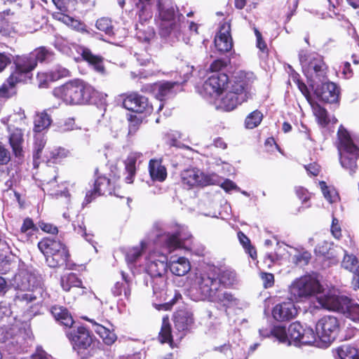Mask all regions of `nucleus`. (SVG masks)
Instances as JSON below:
<instances>
[{
    "mask_svg": "<svg viewBox=\"0 0 359 359\" xmlns=\"http://www.w3.org/2000/svg\"><path fill=\"white\" fill-rule=\"evenodd\" d=\"M297 311L292 302L277 304L272 311L273 317L277 320H290L295 317Z\"/></svg>",
    "mask_w": 359,
    "mask_h": 359,
    "instance_id": "5701e85b",
    "label": "nucleus"
},
{
    "mask_svg": "<svg viewBox=\"0 0 359 359\" xmlns=\"http://www.w3.org/2000/svg\"><path fill=\"white\" fill-rule=\"evenodd\" d=\"M180 179L182 185L191 189L197 186H208L219 184L220 177L215 173L205 174L196 168H190L182 171Z\"/></svg>",
    "mask_w": 359,
    "mask_h": 359,
    "instance_id": "1a4fd4ad",
    "label": "nucleus"
},
{
    "mask_svg": "<svg viewBox=\"0 0 359 359\" xmlns=\"http://www.w3.org/2000/svg\"><path fill=\"white\" fill-rule=\"evenodd\" d=\"M237 236L245 252L248 253L252 259H255L257 257V252L251 245L250 239L242 231H238Z\"/></svg>",
    "mask_w": 359,
    "mask_h": 359,
    "instance_id": "603ef678",
    "label": "nucleus"
},
{
    "mask_svg": "<svg viewBox=\"0 0 359 359\" xmlns=\"http://www.w3.org/2000/svg\"><path fill=\"white\" fill-rule=\"evenodd\" d=\"M332 235L337 240L342 237V232L339 221L335 217H332L331 229Z\"/></svg>",
    "mask_w": 359,
    "mask_h": 359,
    "instance_id": "e2e57ef3",
    "label": "nucleus"
},
{
    "mask_svg": "<svg viewBox=\"0 0 359 359\" xmlns=\"http://www.w3.org/2000/svg\"><path fill=\"white\" fill-rule=\"evenodd\" d=\"M179 82L163 81L155 83L154 86V91L156 97L160 100H163L165 97L174 93V88L179 86Z\"/></svg>",
    "mask_w": 359,
    "mask_h": 359,
    "instance_id": "2f4dec72",
    "label": "nucleus"
},
{
    "mask_svg": "<svg viewBox=\"0 0 359 359\" xmlns=\"http://www.w3.org/2000/svg\"><path fill=\"white\" fill-rule=\"evenodd\" d=\"M118 177L114 175L111 178H107L104 176H100L97 178L95 182L94 191L87 192L85 198L86 203H89L97 196L100 195H111L114 194L119 196L116 193L117 181Z\"/></svg>",
    "mask_w": 359,
    "mask_h": 359,
    "instance_id": "ddd939ff",
    "label": "nucleus"
},
{
    "mask_svg": "<svg viewBox=\"0 0 359 359\" xmlns=\"http://www.w3.org/2000/svg\"><path fill=\"white\" fill-rule=\"evenodd\" d=\"M217 271V277L218 281L220 282V285H223L224 286H231L236 281V273L230 270H224L222 271Z\"/></svg>",
    "mask_w": 359,
    "mask_h": 359,
    "instance_id": "de8ad7c7",
    "label": "nucleus"
},
{
    "mask_svg": "<svg viewBox=\"0 0 359 359\" xmlns=\"http://www.w3.org/2000/svg\"><path fill=\"white\" fill-rule=\"evenodd\" d=\"M309 104L311 106L313 115L316 117L318 124L323 128L327 127L330 123V118L327 109L318 102H314L313 100L311 103Z\"/></svg>",
    "mask_w": 359,
    "mask_h": 359,
    "instance_id": "473e14b6",
    "label": "nucleus"
},
{
    "mask_svg": "<svg viewBox=\"0 0 359 359\" xmlns=\"http://www.w3.org/2000/svg\"><path fill=\"white\" fill-rule=\"evenodd\" d=\"M25 278H29V291L27 293L18 294L17 299L22 304L30 303L36 299V295L34 293L40 294L42 298H45L47 294L42 287L41 278L30 272H28Z\"/></svg>",
    "mask_w": 359,
    "mask_h": 359,
    "instance_id": "a211bd4d",
    "label": "nucleus"
},
{
    "mask_svg": "<svg viewBox=\"0 0 359 359\" xmlns=\"http://www.w3.org/2000/svg\"><path fill=\"white\" fill-rule=\"evenodd\" d=\"M96 27L99 30L105 32L107 34L110 35L113 33L111 22L109 18H102L97 20L96 22Z\"/></svg>",
    "mask_w": 359,
    "mask_h": 359,
    "instance_id": "052dcab7",
    "label": "nucleus"
},
{
    "mask_svg": "<svg viewBox=\"0 0 359 359\" xmlns=\"http://www.w3.org/2000/svg\"><path fill=\"white\" fill-rule=\"evenodd\" d=\"M295 194L297 198L302 201L306 203L311 198L310 193L308 190L302 187H298L295 188Z\"/></svg>",
    "mask_w": 359,
    "mask_h": 359,
    "instance_id": "338daca9",
    "label": "nucleus"
},
{
    "mask_svg": "<svg viewBox=\"0 0 359 359\" xmlns=\"http://www.w3.org/2000/svg\"><path fill=\"white\" fill-rule=\"evenodd\" d=\"M30 55L37 64L38 62H42L48 60L52 55V53L46 48L41 46L36 48L34 51L30 53Z\"/></svg>",
    "mask_w": 359,
    "mask_h": 359,
    "instance_id": "6e6d98bb",
    "label": "nucleus"
},
{
    "mask_svg": "<svg viewBox=\"0 0 359 359\" xmlns=\"http://www.w3.org/2000/svg\"><path fill=\"white\" fill-rule=\"evenodd\" d=\"M20 82L15 77L13 82L10 81V76L6 81L0 87V97L8 98L15 94V86L16 83Z\"/></svg>",
    "mask_w": 359,
    "mask_h": 359,
    "instance_id": "8fccbe9b",
    "label": "nucleus"
},
{
    "mask_svg": "<svg viewBox=\"0 0 359 359\" xmlns=\"http://www.w3.org/2000/svg\"><path fill=\"white\" fill-rule=\"evenodd\" d=\"M210 302H217L224 307H230L236 305L238 299L231 293L228 292H222L221 289H219L216 293L215 298H212Z\"/></svg>",
    "mask_w": 359,
    "mask_h": 359,
    "instance_id": "58836bf2",
    "label": "nucleus"
},
{
    "mask_svg": "<svg viewBox=\"0 0 359 359\" xmlns=\"http://www.w3.org/2000/svg\"><path fill=\"white\" fill-rule=\"evenodd\" d=\"M9 130L8 140L13 152L16 157H20L23 153V133L20 128H9Z\"/></svg>",
    "mask_w": 359,
    "mask_h": 359,
    "instance_id": "a878e982",
    "label": "nucleus"
},
{
    "mask_svg": "<svg viewBox=\"0 0 359 359\" xmlns=\"http://www.w3.org/2000/svg\"><path fill=\"white\" fill-rule=\"evenodd\" d=\"M263 118V114L258 110H255L249 114L245 120V127L248 129H253L257 127Z\"/></svg>",
    "mask_w": 359,
    "mask_h": 359,
    "instance_id": "3c124183",
    "label": "nucleus"
},
{
    "mask_svg": "<svg viewBox=\"0 0 359 359\" xmlns=\"http://www.w3.org/2000/svg\"><path fill=\"white\" fill-rule=\"evenodd\" d=\"M302 328V325L299 322H294L289 325L287 327V334L288 339L291 341V344L293 342L295 345L299 344Z\"/></svg>",
    "mask_w": 359,
    "mask_h": 359,
    "instance_id": "c03bdc74",
    "label": "nucleus"
},
{
    "mask_svg": "<svg viewBox=\"0 0 359 359\" xmlns=\"http://www.w3.org/2000/svg\"><path fill=\"white\" fill-rule=\"evenodd\" d=\"M167 257L163 252H152L147 257L145 270L152 279L151 284L154 294H161L165 287Z\"/></svg>",
    "mask_w": 359,
    "mask_h": 359,
    "instance_id": "39448f33",
    "label": "nucleus"
},
{
    "mask_svg": "<svg viewBox=\"0 0 359 359\" xmlns=\"http://www.w3.org/2000/svg\"><path fill=\"white\" fill-rule=\"evenodd\" d=\"M12 61V55L8 53H0V72H1Z\"/></svg>",
    "mask_w": 359,
    "mask_h": 359,
    "instance_id": "774afa93",
    "label": "nucleus"
},
{
    "mask_svg": "<svg viewBox=\"0 0 359 359\" xmlns=\"http://www.w3.org/2000/svg\"><path fill=\"white\" fill-rule=\"evenodd\" d=\"M313 93L318 99L326 103L333 104L339 101L340 89L332 81L325 80L321 82L314 88Z\"/></svg>",
    "mask_w": 359,
    "mask_h": 359,
    "instance_id": "f3484780",
    "label": "nucleus"
},
{
    "mask_svg": "<svg viewBox=\"0 0 359 359\" xmlns=\"http://www.w3.org/2000/svg\"><path fill=\"white\" fill-rule=\"evenodd\" d=\"M38 247L45 256L48 266L55 268L67 262L69 252L60 241L45 238L38 243Z\"/></svg>",
    "mask_w": 359,
    "mask_h": 359,
    "instance_id": "0eeeda50",
    "label": "nucleus"
},
{
    "mask_svg": "<svg viewBox=\"0 0 359 359\" xmlns=\"http://www.w3.org/2000/svg\"><path fill=\"white\" fill-rule=\"evenodd\" d=\"M123 105L128 110L139 114H150L153 109L147 97L136 93L128 95L124 99Z\"/></svg>",
    "mask_w": 359,
    "mask_h": 359,
    "instance_id": "6ab92c4d",
    "label": "nucleus"
},
{
    "mask_svg": "<svg viewBox=\"0 0 359 359\" xmlns=\"http://www.w3.org/2000/svg\"><path fill=\"white\" fill-rule=\"evenodd\" d=\"M142 156L140 152H131L125 161L126 172H135L136 163Z\"/></svg>",
    "mask_w": 359,
    "mask_h": 359,
    "instance_id": "13d9d810",
    "label": "nucleus"
},
{
    "mask_svg": "<svg viewBox=\"0 0 359 359\" xmlns=\"http://www.w3.org/2000/svg\"><path fill=\"white\" fill-rule=\"evenodd\" d=\"M338 354L341 359H359L357 349L350 346L341 347Z\"/></svg>",
    "mask_w": 359,
    "mask_h": 359,
    "instance_id": "4d7b16f0",
    "label": "nucleus"
},
{
    "mask_svg": "<svg viewBox=\"0 0 359 359\" xmlns=\"http://www.w3.org/2000/svg\"><path fill=\"white\" fill-rule=\"evenodd\" d=\"M157 236L159 237V241L163 243V248L168 253L177 248H184L183 241L189 240L192 237L184 226H178L175 232L168 231Z\"/></svg>",
    "mask_w": 359,
    "mask_h": 359,
    "instance_id": "4468645a",
    "label": "nucleus"
},
{
    "mask_svg": "<svg viewBox=\"0 0 359 359\" xmlns=\"http://www.w3.org/2000/svg\"><path fill=\"white\" fill-rule=\"evenodd\" d=\"M50 311L55 319L64 326L70 327L74 324L72 316L66 308L55 305Z\"/></svg>",
    "mask_w": 359,
    "mask_h": 359,
    "instance_id": "c756f323",
    "label": "nucleus"
},
{
    "mask_svg": "<svg viewBox=\"0 0 359 359\" xmlns=\"http://www.w3.org/2000/svg\"><path fill=\"white\" fill-rule=\"evenodd\" d=\"M46 143V139L43 134L36 133L34 136V158H39L41 151L44 148Z\"/></svg>",
    "mask_w": 359,
    "mask_h": 359,
    "instance_id": "5fc2aeb1",
    "label": "nucleus"
},
{
    "mask_svg": "<svg viewBox=\"0 0 359 359\" xmlns=\"http://www.w3.org/2000/svg\"><path fill=\"white\" fill-rule=\"evenodd\" d=\"M299 339V344L311 345L318 341L317 332H314L311 327L302 328V335Z\"/></svg>",
    "mask_w": 359,
    "mask_h": 359,
    "instance_id": "09e8293b",
    "label": "nucleus"
},
{
    "mask_svg": "<svg viewBox=\"0 0 359 359\" xmlns=\"http://www.w3.org/2000/svg\"><path fill=\"white\" fill-rule=\"evenodd\" d=\"M317 300L324 309L339 313L344 312L346 304H348V297L336 295L331 292L320 295L317 297Z\"/></svg>",
    "mask_w": 359,
    "mask_h": 359,
    "instance_id": "aec40b11",
    "label": "nucleus"
},
{
    "mask_svg": "<svg viewBox=\"0 0 359 359\" xmlns=\"http://www.w3.org/2000/svg\"><path fill=\"white\" fill-rule=\"evenodd\" d=\"M215 46L220 53L229 52L233 47L231 36V26L229 22H224L215 37Z\"/></svg>",
    "mask_w": 359,
    "mask_h": 359,
    "instance_id": "4be33fe9",
    "label": "nucleus"
},
{
    "mask_svg": "<svg viewBox=\"0 0 359 359\" xmlns=\"http://www.w3.org/2000/svg\"><path fill=\"white\" fill-rule=\"evenodd\" d=\"M81 55L83 58L92 65L97 72L101 73L104 72V68L101 57L93 55L87 48H83Z\"/></svg>",
    "mask_w": 359,
    "mask_h": 359,
    "instance_id": "a19ab883",
    "label": "nucleus"
},
{
    "mask_svg": "<svg viewBox=\"0 0 359 359\" xmlns=\"http://www.w3.org/2000/svg\"><path fill=\"white\" fill-rule=\"evenodd\" d=\"M271 337H273L280 344L291 345V341L288 339L287 328L285 325H273L271 329Z\"/></svg>",
    "mask_w": 359,
    "mask_h": 359,
    "instance_id": "4c0bfd02",
    "label": "nucleus"
},
{
    "mask_svg": "<svg viewBox=\"0 0 359 359\" xmlns=\"http://www.w3.org/2000/svg\"><path fill=\"white\" fill-rule=\"evenodd\" d=\"M53 18L81 34H89L86 25L79 20L74 19L63 13H55Z\"/></svg>",
    "mask_w": 359,
    "mask_h": 359,
    "instance_id": "bb28decb",
    "label": "nucleus"
},
{
    "mask_svg": "<svg viewBox=\"0 0 359 359\" xmlns=\"http://www.w3.org/2000/svg\"><path fill=\"white\" fill-rule=\"evenodd\" d=\"M146 21L147 20H144V19L140 20L139 18V24L136 25V35L140 41L149 42L154 38L155 32L153 27L150 26H145L143 24V22Z\"/></svg>",
    "mask_w": 359,
    "mask_h": 359,
    "instance_id": "e433bc0d",
    "label": "nucleus"
},
{
    "mask_svg": "<svg viewBox=\"0 0 359 359\" xmlns=\"http://www.w3.org/2000/svg\"><path fill=\"white\" fill-rule=\"evenodd\" d=\"M250 95L248 84L243 81H236L222 95L215 99V104L217 108L231 111L238 104L246 101Z\"/></svg>",
    "mask_w": 359,
    "mask_h": 359,
    "instance_id": "423d86ee",
    "label": "nucleus"
},
{
    "mask_svg": "<svg viewBox=\"0 0 359 359\" xmlns=\"http://www.w3.org/2000/svg\"><path fill=\"white\" fill-rule=\"evenodd\" d=\"M151 0H137L136 6L140 9L138 16L140 20H148L151 18Z\"/></svg>",
    "mask_w": 359,
    "mask_h": 359,
    "instance_id": "49530a36",
    "label": "nucleus"
},
{
    "mask_svg": "<svg viewBox=\"0 0 359 359\" xmlns=\"http://www.w3.org/2000/svg\"><path fill=\"white\" fill-rule=\"evenodd\" d=\"M228 76L225 74H213L203 83V90L201 93L204 97H210L213 99L222 95L229 88Z\"/></svg>",
    "mask_w": 359,
    "mask_h": 359,
    "instance_id": "f8f14e48",
    "label": "nucleus"
},
{
    "mask_svg": "<svg viewBox=\"0 0 359 359\" xmlns=\"http://www.w3.org/2000/svg\"><path fill=\"white\" fill-rule=\"evenodd\" d=\"M345 307L341 313L352 321L359 323V304L348 298V304H346Z\"/></svg>",
    "mask_w": 359,
    "mask_h": 359,
    "instance_id": "79ce46f5",
    "label": "nucleus"
},
{
    "mask_svg": "<svg viewBox=\"0 0 359 359\" xmlns=\"http://www.w3.org/2000/svg\"><path fill=\"white\" fill-rule=\"evenodd\" d=\"M14 62L15 70L10 76L11 82H13L15 77L21 82H25L32 78L31 72L36 67V63L30 53L18 57Z\"/></svg>",
    "mask_w": 359,
    "mask_h": 359,
    "instance_id": "dca6fc26",
    "label": "nucleus"
},
{
    "mask_svg": "<svg viewBox=\"0 0 359 359\" xmlns=\"http://www.w3.org/2000/svg\"><path fill=\"white\" fill-rule=\"evenodd\" d=\"M299 60L306 76L312 83V86L318 82L327 80L328 67L323 56L316 53H309L302 50L299 53Z\"/></svg>",
    "mask_w": 359,
    "mask_h": 359,
    "instance_id": "20e7f679",
    "label": "nucleus"
},
{
    "mask_svg": "<svg viewBox=\"0 0 359 359\" xmlns=\"http://www.w3.org/2000/svg\"><path fill=\"white\" fill-rule=\"evenodd\" d=\"M50 79H53L54 81L61 78L67 77L69 75V70L61 66H56L51 71H50Z\"/></svg>",
    "mask_w": 359,
    "mask_h": 359,
    "instance_id": "680f3d73",
    "label": "nucleus"
},
{
    "mask_svg": "<svg viewBox=\"0 0 359 359\" xmlns=\"http://www.w3.org/2000/svg\"><path fill=\"white\" fill-rule=\"evenodd\" d=\"M83 318L93 324V329L97 334L100 336L101 338H102L104 342L106 344L110 345L116 341V334L113 332L110 331L108 328L99 323H97L93 319H90L87 317Z\"/></svg>",
    "mask_w": 359,
    "mask_h": 359,
    "instance_id": "7c9ffc66",
    "label": "nucleus"
},
{
    "mask_svg": "<svg viewBox=\"0 0 359 359\" xmlns=\"http://www.w3.org/2000/svg\"><path fill=\"white\" fill-rule=\"evenodd\" d=\"M174 322L179 332L187 330L194 323L193 314L188 310L177 311L174 315Z\"/></svg>",
    "mask_w": 359,
    "mask_h": 359,
    "instance_id": "393cba45",
    "label": "nucleus"
},
{
    "mask_svg": "<svg viewBox=\"0 0 359 359\" xmlns=\"http://www.w3.org/2000/svg\"><path fill=\"white\" fill-rule=\"evenodd\" d=\"M163 304H155L154 306L157 310H170L171 307L182 298V295L176 290H167L164 293Z\"/></svg>",
    "mask_w": 359,
    "mask_h": 359,
    "instance_id": "f704fd0d",
    "label": "nucleus"
},
{
    "mask_svg": "<svg viewBox=\"0 0 359 359\" xmlns=\"http://www.w3.org/2000/svg\"><path fill=\"white\" fill-rule=\"evenodd\" d=\"M75 128L76 125L74 120L71 118H67L58 125V131L61 133L70 131L74 130Z\"/></svg>",
    "mask_w": 359,
    "mask_h": 359,
    "instance_id": "0e129e2a",
    "label": "nucleus"
},
{
    "mask_svg": "<svg viewBox=\"0 0 359 359\" xmlns=\"http://www.w3.org/2000/svg\"><path fill=\"white\" fill-rule=\"evenodd\" d=\"M60 285L65 291H69L71 288L79 287L81 289V294L85 293V287L82 286V281L74 273L64 275L61 278Z\"/></svg>",
    "mask_w": 359,
    "mask_h": 359,
    "instance_id": "72a5a7b5",
    "label": "nucleus"
},
{
    "mask_svg": "<svg viewBox=\"0 0 359 359\" xmlns=\"http://www.w3.org/2000/svg\"><path fill=\"white\" fill-rule=\"evenodd\" d=\"M319 186L324 197L330 203L339 201V195L334 187H328L325 181H320Z\"/></svg>",
    "mask_w": 359,
    "mask_h": 359,
    "instance_id": "37998d69",
    "label": "nucleus"
},
{
    "mask_svg": "<svg viewBox=\"0 0 359 359\" xmlns=\"http://www.w3.org/2000/svg\"><path fill=\"white\" fill-rule=\"evenodd\" d=\"M37 80L40 88H46L48 86L49 82L54 81L53 79H50V72L38 73Z\"/></svg>",
    "mask_w": 359,
    "mask_h": 359,
    "instance_id": "69168bd1",
    "label": "nucleus"
},
{
    "mask_svg": "<svg viewBox=\"0 0 359 359\" xmlns=\"http://www.w3.org/2000/svg\"><path fill=\"white\" fill-rule=\"evenodd\" d=\"M157 20L162 29H165L166 33L178 27L181 18L172 0H158V1Z\"/></svg>",
    "mask_w": 359,
    "mask_h": 359,
    "instance_id": "6e6552de",
    "label": "nucleus"
},
{
    "mask_svg": "<svg viewBox=\"0 0 359 359\" xmlns=\"http://www.w3.org/2000/svg\"><path fill=\"white\" fill-rule=\"evenodd\" d=\"M55 97L61 99L67 104H83L90 102L95 93V89L81 80H73L55 88Z\"/></svg>",
    "mask_w": 359,
    "mask_h": 359,
    "instance_id": "f257e3e1",
    "label": "nucleus"
},
{
    "mask_svg": "<svg viewBox=\"0 0 359 359\" xmlns=\"http://www.w3.org/2000/svg\"><path fill=\"white\" fill-rule=\"evenodd\" d=\"M337 140L340 164L350 175L353 176L358 170L356 161L359 157V148L354 144L348 130L342 126L337 131Z\"/></svg>",
    "mask_w": 359,
    "mask_h": 359,
    "instance_id": "f03ea898",
    "label": "nucleus"
},
{
    "mask_svg": "<svg viewBox=\"0 0 359 359\" xmlns=\"http://www.w3.org/2000/svg\"><path fill=\"white\" fill-rule=\"evenodd\" d=\"M149 172L153 181L163 182L167 177V170L161 161L151 159L149 163Z\"/></svg>",
    "mask_w": 359,
    "mask_h": 359,
    "instance_id": "c85d7f7f",
    "label": "nucleus"
},
{
    "mask_svg": "<svg viewBox=\"0 0 359 359\" xmlns=\"http://www.w3.org/2000/svg\"><path fill=\"white\" fill-rule=\"evenodd\" d=\"M170 271L178 276H184L191 269L190 262L184 257H172L169 264Z\"/></svg>",
    "mask_w": 359,
    "mask_h": 359,
    "instance_id": "cd10ccee",
    "label": "nucleus"
},
{
    "mask_svg": "<svg viewBox=\"0 0 359 359\" xmlns=\"http://www.w3.org/2000/svg\"><path fill=\"white\" fill-rule=\"evenodd\" d=\"M159 340L161 343H172V336L171 334V325L168 316L163 318Z\"/></svg>",
    "mask_w": 359,
    "mask_h": 359,
    "instance_id": "a18cd8bd",
    "label": "nucleus"
},
{
    "mask_svg": "<svg viewBox=\"0 0 359 359\" xmlns=\"http://www.w3.org/2000/svg\"><path fill=\"white\" fill-rule=\"evenodd\" d=\"M316 257L320 259L323 267H330L338 263L337 257L334 255L333 250L327 248V244L317 245L315 248Z\"/></svg>",
    "mask_w": 359,
    "mask_h": 359,
    "instance_id": "b1692460",
    "label": "nucleus"
},
{
    "mask_svg": "<svg viewBox=\"0 0 359 359\" xmlns=\"http://www.w3.org/2000/svg\"><path fill=\"white\" fill-rule=\"evenodd\" d=\"M28 274V271H22L15 276V281L18 287L21 290L29 291V282L28 278H25Z\"/></svg>",
    "mask_w": 359,
    "mask_h": 359,
    "instance_id": "bf43d9fd",
    "label": "nucleus"
},
{
    "mask_svg": "<svg viewBox=\"0 0 359 359\" xmlns=\"http://www.w3.org/2000/svg\"><path fill=\"white\" fill-rule=\"evenodd\" d=\"M340 327L339 320L335 316H325L320 318L316 325L318 339L325 344L330 345L337 337Z\"/></svg>",
    "mask_w": 359,
    "mask_h": 359,
    "instance_id": "9d476101",
    "label": "nucleus"
},
{
    "mask_svg": "<svg viewBox=\"0 0 359 359\" xmlns=\"http://www.w3.org/2000/svg\"><path fill=\"white\" fill-rule=\"evenodd\" d=\"M216 269L208 271L197 273L195 276V292L191 290V296L195 301H211L215 298L216 293L220 289V282L218 281Z\"/></svg>",
    "mask_w": 359,
    "mask_h": 359,
    "instance_id": "7ed1b4c3",
    "label": "nucleus"
},
{
    "mask_svg": "<svg viewBox=\"0 0 359 359\" xmlns=\"http://www.w3.org/2000/svg\"><path fill=\"white\" fill-rule=\"evenodd\" d=\"M67 337L71 341L75 349L80 351L87 350L85 355L90 356L99 355L102 353V350L93 343V338L90 335L88 331L83 327H79L76 330H74L67 334Z\"/></svg>",
    "mask_w": 359,
    "mask_h": 359,
    "instance_id": "9b49d317",
    "label": "nucleus"
},
{
    "mask_svg": "<svg viewBox=\"0 0 359 359\" xmlns=\"http://www.w3.org/2000/svg\"><path fill=\"white\" fill-rule=\"evenodd\" d=\"M147 243L141 241L140 245L130 248L126 255V261L128 263L135 262L141 255L142 250L146 247Z\"/></svg>",
    "mask_w": 359,
    "mask_h": 359,
    "instance_id": "864d4df0",
    "label": "nucleus"
},
{
    "mask_svg": "<svg viewBox=\"0 0 359 359\" xmlns=\"http://www.w3.org/2000/svg\"><path fill=\"white\" fill-rule=\"evenodd\" d=\"M52 123V119L46 111L37 113L34 119V132L39 133L47 130Z\"/></svg>",
    "mask_w": 359,
    "mask_h": 359,
    "instance_id": "c9c22d12",
    "label": "nucleus"
},
{
    "mask_svg": "<svg viewBox=\"0 0 359 359\" xmlns=\"http://www.w3.org/2000/svg\"><path fill=\"white\" fill-rule=\"evenodd\" d=\"M341 268L352 274L351 286L354 290L359 289V259L352 253L344 251Z\"/></svg>",
    "mask_w": 359,
    "mask_h": 359,
    "instance_id": "412c9836",
    "label": "nucleus"
},
{
    "mask_svg": "<svg viewBox=\"0 0 359 359\" xmlns=\"http://www.w3.org/2000/svg\"><path fill=\"white\" fill-rule=\"evenodd\" d=\"M123 280L116 282L111 288L114 296L120 297L123 295L126 299L130 296V286L128 280L126 278L124 273H122Z\"/></svg>",
    "mask_w": 359,
    "mask_h": 359,
    "instance_id": "ea45409f",
    "label": "nucleus"
},
{
    "mask_svg": "<svg viewBox=\"0 0 359 359\" xmlns=\"http://www.w3.org/2000/svg\"><path fill=\"white\" fill-rule=\"evenodd\" d=\"M322 290L323 287L320 282L311 276L300 278L295 282L292 288L294 294L299 297L313 296L320 293Z\"/></svg>",
    "mask_w": 359,
    "mask_h": 359,
    "instance_id": "2eb2a0df",
    "label": "nucleus"
}]
</instances>
